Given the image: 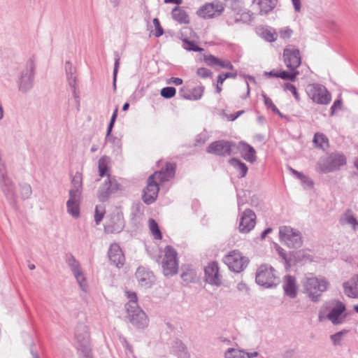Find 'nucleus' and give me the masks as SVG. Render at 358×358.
<instances>
[{
    "label": "nucleus",
    "instance_id": "a19ab883",
    "mask_svg": "<svg viewBox=\"0 0 358 358\" xmlns=\"http://www.w3.org/2000/svg\"><path fill=\"white\" fill-rule=\"evenodd\" d=\"M182 47L188 51L202 52L203 48L199 47L194 41L187 38L182 40Z\"/></svg>",
    "mask_w": 358,
    "mask_h": 358
},
{
    "label": "nucleus",
    "instance_id": "39448f33",
    "mask_svg": "<svg viewBox=\"0 0 358 358\" xmlns=\"http://www.w3.org/2000/svg\"><path fill=\"white\" fill-rule=\"evenodd\" d=\"M346 164L345 157L339 152H333L329 155L320 158L317 169L320 172L327 173L340 170Z\"/></svg>",
    "mask_w": 358,
    "mask_h": 358
},
{
    "label": "nucleus",
    "instance_id": "bb28decb",
    "mask_svg": "<svg viewBox=\"0 0 358 358\" xmlns=\"http://www.w3.org/2000/svg\"><path fill=\"white\" fill-rule=\"evenodd\" d=\"M176 164L166 163L164 169L159 171L155 172L152 176L160 182L169 181L175 176Z\"/></svg>",
    "mask_w": 358,
    "mask_h": 358
},
{
    "label": "nucleus",
    "instance_id": "e433bc0d",
    "mask_svg": "<svg viewBox=\"0 0 358 358\" xmlns=\"http://www.w3.org/2000/svg\"><path fill=\"white\" fill-rule=\"evenodd\" d=\"M246 352L242 350L229 348L224 353L225 358H246Z\"/></svg>",
    "mask_w": 358,
    "mask_h": 358
},
{
    "label": "nucleus",
    "instance_id": "69168bd1",
    "mask_svg": "<svg viewBox=\"0 0 358 358\" xmlns=\"http://www.w3.org/2000/svg\"><path fill=\"white\" fill-rule=\"evenodd\" d=\"M189 94L190 92H189L187 89L185 87L181 88L179 91V94L185 99H187V97H190Z\"/></svg>",
    "mask_w": 358,
    "mask_h": 358
},
{
    "label": "nucleus",
    "instance_id": "9d476101",
    "mask_svg": "<svg viewBox=\"0 0 358 358\" xmlns=\"http://www.w3.org/2000/svg\"><path fill=\"white\" fill-rule=\"evenodd\" d=\"M279 236L280 241L291 248H299L303 244L301 232L289 226L280 227Z\"/></svg>",
    "mask_w": 358,
    "mask_h": 358
},
{
    "label": "nucleus",
    "instance_id": "a211bd4d",
    "mask_svg": "<svg viewBox=\"0 0 358 358\" xmlns=\"http://www.w3.org/2000/svg\"><path fill=\"white\" fill-rule=\"evenodd\" d=\"M284 62L291 71H295L301 64V59L299 49L285 48L283 51Z\"/></svg>",
    "mask_w": 358,
    "mask_h": 358
},
{
    "label": "nucleus",
    "instance_id": "13d9d810",
    "mask_svg": "<svg viewBox=\"0 0 358 358\" xmlns=\"http://www.w3.org/2000/svg\"><path fill=\"white\" fill-rule=\"evenodd\" d=\"M293 31L289 27H285L279 31L280 36L282 38H289L291 37Z\"/></svg>",
    "mask_w": 358,
    "mask_h": 358
},
{
    "label": "nucleus",
    "instance_id": "338daca9",
    "mask_svg": "<svg viewBox=\"0 0 358 358\" xmlns=\"http://www.w3.org/2000/svg\"><path fill=\"white\" fill-rule=\"evenodd\" d=\"M291 172L297 177V178L300 179V180H303L304 178H306V176L302 173H300L296 170H294V169L292 168H289Z\"/></svg>",
    "mask_w": 358,
    "mask_h": 358
},
{
    "label": "nucleus",
    "instance_id": "f704fd0d",
    "mask_svg": "<svg viewBox=\"0 0 358 358\" xmlns=\"http://www.w3.org/2000/svg\"><path fill=\"white\" fill-rule=\"evenodd\" d=\"M117 112H118V106H116L115 110H114V111H113V115H112V117L110 118V120L109 124L108 126V129H107L106 141H108V142H112V141H114L115 140V138L114 137L110 136V133L112 131L113 127L114 124L115 122V120H116V118H117Z\"/></svg>",
    "mask_w": 358,
    "mask_h": 358
},
{
    "label": "nucleus",
    "instance_id": "6ab92c4d",
    "mask_svg": "<svg viewBox=\"0 0 358 358\" xmlns=\"http://www.w3.org/2000/svg\"><path fill=\"white\" fill-rule=\"evenodd\" d=\"M244 0H224L226 7L234 11L237 15L241 13V17H236L235 21H243L244 22L250 20V15L248 12L243 10Z\"/></svg>",
    "mask_w": 358,
    "mask_h": 358
},
{
    "label": "nucleus",
    "instance_id": "72a5a7b5",
    "mask_svg": "<svg viewBox=\"0 0 358 358\" xmlns=\"http://www.w3.org/2000/svg\"><path fill=\"white\" fill-rule=\"evenodd\" d=\"M80 201H67L66 208L67 212L71 215L73 217H78L80 215Z\"/></svg>",
    "mask_w": 358,
    "mask_h": 358
},
{
    "label": "nucleus",
    "instance_id": "5701e85b",
    "mask_svg": "<svg viewBox=\"0 0 358 358\" xmlns=\"http://www.w3.org/2000/svg\"><path fill=\"white\" fill-rule=\"evenodd\" d=\"M282 288L285 295L291 299H294L297 296L298 285L294 276L287 275L282 279Z\"/></svg>",
    "mask_w": 358,
    "mask_h": 358
},
{
    "label": "nucleus",
    "instance_id": "f8f14e48",
    "mask_svg": "<svg viewBox=\"0 0 358 358\" xmlns=\"http://www.w3.org/2000/svg\"><path fill=\"white\" fill-rule=\"evenodd\" d=\"M237 146L233 141L220 140L211 143L206 148L208 153L219 156H230L236 153Z\"/></svg>",
    "mask_w": 358,
    "mask_h": 358
},
{
    "label": "nucleus",
    "instance_id": "1a4fd4ad",
    "mask_svg": "<svg viewBox=\"0 0 358 358\" xmlns=\"http://www.w3.org/2000/svg\"><path fill=\"white\" fill-rule=\"evenodd\" d=\"M223 262L228 266L229 270L238 273L245 269L250 261L249 259L243 256L241 252L234 250L229 252L224 257Z\"/></svg>",
    "mask_w": 358,
    "mask_h": 358
},
{
    "label": "nucleus",
    "instance_id": "c756f323",
    "mask_svg": "<svg viewBox=\"0 0 358 358\" xmlns=\"http://www.w3.org/2000/svg\"><path fill=\"white\" fill-rule=\"evenodd\" d=\"M278 0H253V3L258 6L260 15H265L272 11L277 5Z\"/></svg>",
    "mask_w": 358,
    "mask_h": 358
},
{
    "label": "nucleus",
    "instance_id": "6e6552de",
    "mask_svg": "<svg viewBox=\"0 0 358 358\" xmlns=\"http://www.w3.org/2000/svg\"><path fill=\"white\" fill-rule=\"evenodd\" d=\"M255 280L258 285L266 288L275 287L278 284L275 271L267 264H262L258 268Z\"/></svg>",
    "mask_w": 358,
    "mask_h": 358
},
{
    "label": "nucleus",
    "instance_id": "09e8293b",
    "mask_svg": "<svg viewBox=\"0 0 358 358\" xmlns=\"http://www.w3.org/2000/svg\"><path fill=\"white\" fill-rule=\"evenodd\" d=\"M105 214V208L102 206H96L95 208L94 221L96 224H99L103 218Z\"/></svg>",
    "mask_w": 358,
    "mask_h": 358
},
{
    "label": "nucleus",
    "instance_id": "a878e982",
    "mask_svg": "<svg viewBox=\"0 0 358 358\" xmlns=\"http://www.w3.org/2000/svg\"><path fill=\"white\" fill-rule=\"evenodd\" d=\"M124 227V221L123 217L119 215L111 216L110 221L104 227L105 231L107 233H119Z\"/></svg>",
    "mask_w": 358,
    "mask_h": 358
},
{
    "label": "nucleus",
    "instance_id": "49530a36",
    "mask_svg": "<svg viewBox=\"0 0 358 358\" xmlns=\"http://www.w3.org/2000/svg\"><path fill=\"white\" fill-rule=\"evenodd\" d=\"M293 72H287L282 71L279 73L280 78L283 80H289L290 81H295L296 76L299 74V71H292Z\"/></svg>",
    "mask_w": 358,
    "mask_h": 358
},
{
    "label": "nucleus",
    "instance_id": "c85d7f7f",
    "mask_svg": "<svg viewBox=\"0 0 358 358\" xmlns=\"http://www.w3.org/2000/svg\"><path fill=\"white\" fill-rule=\"evenodd\" d=\"M236 149H239L241 156L246 161L253 163L256 160V151L253 147L245 142L239 143V146Z\"/></svg>",
    "mask_w": 358,
    "mask_h": 358
},
{
    "label": "nucleus",
    "instance_id": "8fccbe9b",
    "mask_svg": "<svg viewBox=\"0 0 358 358\" xmlns=\"http://www.w3.org/2000/svg\"><path fill=\"white\" fill-rule=\"evenodd\" d=\"M114 55H115V64H114V69H113V87H114V88H115L116 87L117 74L118 69L120 66V57L117 52H115Z\"/></svg>",
    "mask_w": 358,
    "mask_h": 358
},
{
    "label": "nucleus",
    "instance_id": "423d86ee",
    "mask_svg": "<svg viewBox=\"0 0 358 358\" xmlns=\"http://www.w3.org/2000/svg\"><path fill=\"white\" fill-rule=\"evenodd\" d=\"M164 252V255L162 261L163 273L166 276H173L178 271V252L171 245L166 246Z\"/></svg>",
    "mask_w": 358,
    "mask_h": 358
},
{
    "label": "nucleus",
    "instance_id": "4468645a",
    "mask_svg": "<svg viewBox=\"0 0 358 358\" xmlns=\"http://www.w3.org/2000/svg\"><path fill=\"white\" fill-rule=\"evenodd\" d=\"M256 224V215L251 209H245L240 215L238 229L241 234L249 233Z\"/></svg>",
    "mask_w": 358,
    "mask_h": 358
},
{
    "label": "nucleus",
    "instance_id": "473e14b6",
    "mask_svg": "<svg viewBox=\"0 0 358 358\" xmlns=\"http://www.w3.org/2000/svg\"><path fill=\"white\" fill-rule=\"evenodd\" d=\"M173 18L180 23H188L189 18L186 12L179 7H176L172 10Z\"/></svg>",
    "mask_w": 358,
    "mask_h": 358
},
{
    "label": "nucleus",
    "instance_id": "58836bf2",
    "mask_svg": "<svg viewBox=\"0 0 358 358\" xmlns=\"http://www.w3.org/2000/svg\"><path fill=\"white\" fill-rule=\"evenodd\" d=\"M348 330L343 329L338 332L330 336V339L334 346H341L342 345L343 337L348 333Z\"/></svg>",
    "mask_w": 358,
    "mask_h": 358
},
{
    "label": "nucleus",
    "instance_id": "864d4df0",
    "mask_svg": "<svg viewBox=\"0 0 358 358\" xmlns=\"http://www.w3.org/2000/svg\"><path fill=\"white\" fill-rule=\"evenodd\" d=\"M73 188L82 189V176L79 173H76L71 180Z\"/></svg>",
    "mask_w": 358,
    "mask_h": 358
},
{
    "label": "nucleus",
    "instance_id": "603ef678",
    "mask_svg": "<svg viewBox=\"0 0 358 358\" xmlns=\"http://www.w3.org/2000/svg\"><path fill=\"white\" fill-rule=\"evenodd\" d=\"M204 61L207 65L212 67H215L218 66L220 59L214 55H209L204 56Z\"/></svg>",
    "mask_w": 358,
    "mask_h": 358
},
{
    "label": "nucleus",
    "instance_id": "b1692460",
    "mask_svg": "<svg viewBox=\"0 0 358 358\" xmlns=\"http://www.w3.org/2000/svg\"><path fill=\"white\" fill-rule=\"evenodd\" d=\"M119 187L120 185L115 178L108 175V181L105 182L99 192L100 200L102 201L106 200L110 194L115 192L119 189Z\"/></svg>",
    "mask_w": 358,
    "mask_h": 358
},
{
    "label": "nucleus",
    "instance_id": "f257e3e1",
    "mask_svg": "<svg viewBox=\"0 0 358 358\" xmlns=\"http://www.w3.org/2000/svg\"><path fill=\"white\" fill-rule=\"evenodd\" d=\"M346 317V306L338 300H331L326 302L321 307L318 313L320 321L327 318L334 325L342 324L345 322Z\"/></svg>",
    "mask_w": 358,
    "mask_h": 358
},
{
    "label": "nucleus",
    "instance_id": "7ed1b4c3",
    "mask_svg": "<svg viewBox=\"0 0 358 358\" xmlns=\"http://www.w3.org/2000/svg\"><path fill=\"white\" fill-rule=\"evenodd\" d=\"M329 285V282L323 277L306 276L303 280L304 293L313 302L320 301L322 293L328 289Z\"/></svg>",
    "mask_w": 358,
    "mask_h": 358
},
{
    "label": "nucleus",
    "instance_id": "4c0bfd02",
    "mask_svg": "<svg viewBox=\"0 0 358 358\" xmlns=\"http://www.w3.org/2000/svg\"><path fill=\"white\" fill-rule=\"evenodd\" d=\"M149 228L155 239H162V235L157 222L152 218L149 219Z\"/></svg>",
    "mask_w": 358,
    "mask_h": 358
},
{
    "label": "nucleus",
    "instance_id": "79ce46f5",
    "mask_svg": "<svg viewBox=\"0 0 358 358\" xmlns=\"http://www.w3.org/2000/svg\"><path fill=\"white\" fill-rule=\"evenodd\" d=\"M195 275V271L192 268H187L182 271L181 278L184 282L189 283L194 281Z\"/></svg>",
    "mask_w": 358,
    "mask_h": 358
},
{
    "label": "nucleus",
    "instance_id": "de8ad7c7",
    "mask_svg": "<svg viewBox=\"0 0 358 358\" xmlns=\"http://www.w3.org/2000/svg\"><path fill=\"white\" fill-rule=\"evenodd\" d=\"M176 90L173 87H165L161 90L160 94L165 99H171L176 95Z\"/></svg>",
    "mask_w": 358,
    "mask_h": 358
},
{
    "label": "nucleus",
    "instance_id": "ea45409f",
    "mask_svg": "<svg viewBox=\"0 0 358 358\" xmlns=\"http://www.w3.org/2000/svg\"><path fill=\"white\" fill-rule=\"evenodd\" d=\"M341 222L343 224H346L351 225L354 229H355L358 226L357 220L350 213L344 214L343 216L341 218Z\"/></svg>",
    "mask_w": 358,
    "mask_h": 358
},
{
    "label": "nucleus",
    "instance_id": "cd10ccee",
    "mask_svg": "<svg viewBox=\"0 0 358 358\" xmlns=\"http://www.w3.org/2000/svg\"><path fill=\"white\" fill-rule=\"evenodd\" d=\"M345 294L352 299H358V275H355L343 285Z\"/></svg>",
    "mask_w": 358,
    "mask_h": 358
},
{
    "label": "nucleus",
    "instance_id": "4be33fe9",
    "mask_svg": "<svg viewBox=\"0 0 358 358\" xmlns=\"http://www.w3.org/2000/svg\"><path fill=\"white\" fill-rule=\"evenodd\" d=\"M136 278L138 284L145 288L150 287L155 282L153 273L143 266L138 268L136 272Z\"/></svg>",
    "mask_w": 358,
    "mask_h": 358
},
{
    "label": "nucleus",
    "instance_id": "393cba45",
    "mask_svg": "<svg viewBox=\"0 0 358 358\" xmlns=\"http://www.w3.org/2000/svg\"><path fill=\"white\" fill-rule=\"evenodd\" d=\"M65 71H66V78L68 80L69 85L72 88L73 96L76 101L78 106H79V103H80L79 96L76 92V69L69 61H67L65 63Z\"/></svg>",
    "mask_w": 358,
    "mask_h": 358
},
{
    "label": "nucleus",
    "instance_id": "2eb2a0df",
    "mask_svg": "<svg viewBox=\"0 0 358 358\" xmlns=\"http://www.w3.org/2000/svg\"><path fill=\"white\" fill-rule=\"evenodd\" d=\"M222 275L219 272L218 264L212 262L204 268L205 281L212 285L220 286L222 284Z\"/></svg>",
    "mask_w": 358,
    "mask_h": 358
},
{
    "label": "nucleus",
    "instance_id": "3c124183",
    "mask_svg": "<svg viewBox=\"0 0 358 358\" xmlns=\"http://www.w3.org/2000/svg\"><path fill=\"white\" fill-rule=\"evenodd\" d=\"M82 189L71 188L69 190V199L68 201H80L81 196Z\"/></svg>",
    "mask_w": 358,
    "mask_h": 358
},
{
    "label": "nucleus",
    "instance_id": "c9c22d12",
    "mask_svg": "<svg viewBox=\"0 0 358 358\" xmlns=\"http://www.w3.org/2000/svg\"><path fill=\"white\" fill-rule=\"evenodd\" d=\"M109 161L110 159L107 156H103L99 159V174L101 177H103L107 175Z\"/></svg>",
    "mask_w": 358,
    "mask_h": 358
},
{
    "label": "nucleus",
    "instance_id": "a18cd8bd",
    "mask_svg": "<svg viewBox=\"0 0 358 358\" xmlns=\"http://www.w3.org/2000/svg\"><path fill=\"white\" fill-rule=\"evenodd\" d=\"M262 97L264 99V104L268 108H270L274 113L278 114L280 117H283L282 114L280 112L269 97L264 94H262Z\"/></svg>",
    "mask_w": 358,
    "mask_h": 358
},
{
    "label": "nucleus",
    "instance_id": "bf43d9fd",
    "mask_svg": "<svg viewBox=\"0 0 358 358\" xmlns=\"http://www.w3.org/2000/svg\"><path fill=\"white\" fill-rule=\"evenodd\" d=\"M262 36L266 41H269V42H273L276 40L275 34L268 30L264 31L262 32Z\"/></svg>",
    "mask_w": 358,
    "mask_h": 358
},
{
    "label": "nucleus",
    "instance_id": "680f3d73",
    "mask_svg": "<svg viewBox=\"0 0 358 358\" xmlns=\"http://www.w3.org/2000/svg\"><path fill=\"white\" fill-rule=\"evenodd\" d=\"M219 67L222 68V69H230V70H232L234 66L233 65L231 64V63L229 61H222L220 59V62H219V65H218Z\"/></svg>",
    "mask_w": 358,
    "mask_h": 358
},
{
    "label": "nucleus",
    "instance_id": "9b49d317",
    "mask_svg": "<svg viewBox=\"0 0 358 358\" xmlns=\"http://www.w3.org/2000/svg\"><path fill=\"white\" fill-rule=\"evenodd\" d=\"M306 92L308 97L315 103L327 105L331 101V94L322 85H308L306 87Z\"/></svg>",
    "mask_w": 358,
    "mask_h": 358
},
{
    "label": "nucleus",
    "instance_id": "e2e57ef3",
    "mask_svg": "<svg viewBox=\"0 0 358 358\" xmlns=\"http://www.w3.org/2000/svg\"><path fill=\"white\" fill-rule=\"evenodd\" d=\"M237 202L238 210H241V206L246 202V200L243 199V196L241 195V192L237 193Z\"/></svg>",
    "mask_w": 358,
    "mask_h": 358
},
{
    "label": "nucleus",
    "instance_id": "052dcab7",
    "mask_svg": "<svg viewBox=\"0 0 358 358\" xmlns=\"http://www.w3.org/2000/svg\"><path fill=\"white\" fill-rule=\"evenodd\" d=\"M342 106V101L341 99L336 100L331 107V115H333L336 109H340Z\"/></svg>",
    "mask_w": 358,
    "mask_h": 358
},
{
    "label": "nucleus",
    "instance_id": "37998d69",
    "mask_svg": "<svg viewBox=\"0 0 358 358\" xmlns=\"http://www.w3.org/2000/svg\"><path fill=\"white\" fill-rule=\"evenodd\" d=\"M20 196L22 199H27L30 197L32 194V189L30 185L24 183L20 185Z\"/></svg>",
    "mask_w": 358,
    "mask_h": 358
},
{
    "label": "nucleus",
    "instance_id": "ddd939ff",
    "mask_svg": "<svg viewBox=\"0 0 358 358\" xmlns=\"http://www.w3.org/2000/svg\"><path fill=\"white\" fill-rule=\"evenodd\" d=\"M65 262L70 268L81 289L86 292L87 284L79 262L71 253L66 255Z\"/></svg>",
    "mask_w": 358,
    "mask_h": 358
},
{
    "label": "nucleus",
    "instance_id": "f3484780",
    "mask_svg": "<svg viewBox=\"0 0 358 358\" xmlns=\"http://www.w3.org/2000/svg\"><path fill=\"white\" fill-rule=\"evenodd\" d=\"M223 10V3L219 1H215L203 5L198 11V14L203 18H212L220 15Z\"/></svg>",
    "mask_w": 358,
    "mask_h": 358
},
{
    "label": "nucleus",
    "instance_id": "7c9ffc66",
    "mask_svg": "<svg viewBox=\"0 0 358 358\" xmlns=\"http://www.w3.org/2000/svg\"><path fill=\"white\" fill-rule=\"evenodd\" d=\"M229 163L239 172L240 178H243L246 176L248 169L245 163L236 158L229 159Z\"/></svg>",
    "mask_w": 358,
    "mask_h": 358
},
{
    "label": "nucleus",
    "instance_id": "5fc2aeb1",
    "mask_svg": "<svg viewBox=\"0 0 358 358\" xmlns=\"http://www.w3.org/2000/svg\"><path fill=\"white\" fill-rule=\"evenodd\" d=\"M284 90L286 91L291 92L292 94H293V96H294L295 99L297 101H299V99H300L299 94H298L296 89L294 85L288 83H285L284 85Z\"/></svg>",
    "mask_w": 358,
    "mask_h": 358
},
{
    "label": "nucleus",
    "instance_id": "0eeeda50",
    "mask_svg": "<svg viewBox=\"0 0 358 358\" xmlns=\"http://www.w3.org/2000/svg\"><path fill=\"white\" fill-rule=\"evenodd\" d=\"M36 66L32 59H29L20 73L17 80L18 90L22 93H27L34 86Z\"/></svg>",
    "mask_w": 358,
    "mask_h": 358
},
{
    "label": "nucleus",
    "instance_id": "6e6d98bb",
    "mask_svg": "<svg viewBox=\"0 0 358 358\" xmlns=\"http://www.w3.org/2000/svg\"><path fill=\"white\" fill-rule=\"evenodd\" d=\"M196 74L201 78H206L211 77L213 75V73L211 72L210 70H209L206 68L201 67V68H199L197 69Z\"/></svg>",
    "mask_w": 358,
    "mask_h": 358
},
{
    "label": "nucleus",
    "instance_id": "4d7b16f0",
    "mask_svg": "<svg viewBox=\"0 0 358 358\" xmlns=\"http://www.w3.org/2000/svg\"><path fill=\"white\" fill-rule=\"evenodd\" d=\"M153 24L155 27V32L154 35L156 37H159L162 35H163L164 30H163L162 27H161L160 22L157 18L153 19Z\"/></svg>",
    "mask_w": 358,
    "mask_h": 358
},
{
    "label": "nucleus",
    "instance_id": "412c9836",
    "mask_svg": "<svg viewBox=\"0 0 358 358\" xmlns=\"http://www.w3.org/2000/svg\"><path fill=\"white\" fill-rule=\"evenodd\" d=\"M108 256L110 263L116 267L120 268L124 265V256L120 246L117 243H114L110 245Z\"/></svg>",
    "mask_w": 358,
    "mask_h": 358
},
{
    "label": "nucleus",
    "instance_id": "c03bdc74",
    "mask_svg": "<svg viewBox=\"0 0 358 358\" xmlns=\"http://www.w3.org/2000/svg\"><path fill=\"white\" fill-rule=\"evenodd\" d=\"M203 90H204V87L203 86L194 87L189 94L190 97H187V100H199V99H200L203 96Z\"/></svg>",
    "mask_w": 358,
    "mask_h": 358
},
{
    "label": "nucleus",
    "instance_id": "774afa93",
    "mask_svg": "<svg viewBox=\"0 0 358 358\" xmlns=\"http://www.w3.org/2000/svg\"><path fill=\"white\" fill-rule=\"evenodd\" d=\"M292 2L295 11L299 12L301 10V0H292Z\"/></svg>",
    "mask_w": 358,
    "mask_h": 358
},
{
    "label": "nucleus",
    "instance_id": "f03ea898",
    "mask_svg": "<svg viewBox=\"0 0 358 358\" xmlns=\"http://www.w3.org/2000/svg\"><path fill=\"white\" fill-rule=\"evenodd\" d=\"M128 303L125 305L127 318L137 329H145L148 326L149 320L146 313L139 307L135 292H127Z\"/></svg>",
    "mask_w": 358,
    "mask_h": 358
},
{
    "label": "nucleus",
    "instance_id": "20e7f679",
    "mask_svg": "<svg viewBox=\"0 0 358 358\" xmlns=\"http://www.w3.org/2000/svg\"><path fill=\"white\" fill-rule=\"evenodd\" d=\"M75 345L79 358H92L90 337L86 325L81 324L76 327Z\"/></svg>",
    "mask_w": 358,
    "mask_h": 358
},
{
    "label": "nucleus",
    "instance_id": "aec40b11",
    "mask_svg": "<svg viewBox=\"0 0 358 358\" xmlns=\"http://www.w3.org/2000/svg\"><path fill=\"white\" fill-rule=\"evenodd\" d=\"M0 186L2 192L10 204L15 205L16 194L15 191V185L8 176L1 175L0 178Z\"/></svg>",
    "mask_w": 358,
    "mask_h": 358
},
{
    "label": "nucleus",
    "instance_id": "2f4dec72",
    "mask_svg": "<svg viewBox=\"0 0 358 358\" xmlns=\"http://www.w3.org/2000/svg\"><path fill=\"white\" fill-rule=\"evenodd\" d=\"M313 142L315 147L319 148L323 150H325V149L329 146V140L327 137L321 133L315 134Z\"/></svg>",
    "mask_w": 358,
    "mask_h": 358
},
{
    "label": "nucleus",
    "instance_id": "dca6fc26",
    "mask_svg": "<svg viewBox=\"0 0 358 358\" xmlns=\"http://www.w3.org/2000/svg\"><path fill=\"white\" fill-rule=\"evenodd\" d=\"M157 179L152 175L148 179L146 187L143 189V200L146 204H151L156 200L159 193Z\"/></svg>",
    "mask_w": 358,
    "mask_h": 358
},
{
    "label": "nucleus",
    "instance_id": "0e129e2a",
    "mask_svg": "<svg viewBox=\"0 0 358 358\" xmlns=\"http://www.w3.org/2000/svg\"><path fill=\"white\" fill-rule=\"evenodd\" d=\"M236 289L240 292H247L248 290V287L247 285L245 283H244L243 282H240L239 283H238V285L236 286Z\"/></svg>",
    "mask_w": 358,
    "mask_h": 358
}]
</instances>
